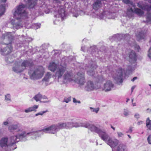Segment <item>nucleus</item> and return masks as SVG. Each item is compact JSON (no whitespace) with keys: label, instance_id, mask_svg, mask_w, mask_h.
Masks as SVG:
<instances>
[{"label":"nucleus","instance_id":"f257e3e1","mask_svg":"<svg viewBox=\"0 0 151 151\" xmlns=\"http://www.w3.org/2000/svg\"><path fill=\"white\" fill-rule=\"evenodd\" d=\"M91 131L97 133L101 138L111 148L115 147L119 142V140L116 139H112L104 130H102L93 124L90 123L88 128Z\"/></svg>","mask_w":151,"mask_h":151},{"label":"nucleus","instance_id":"f03ea898","mask_svg":"<svg viewBox=\"0 0 151 151\" xmlns=\"http://www.w3.org/2000/svg\"><path fill=\"white\" fill-rule=\"evenodd\" d=\"M15 136H12L10 137L11 142L12 144H15L19 141H25L27 140L26 137L27 136H31L32 139H36L42 134V132L32 131L26 133L24 131L21 130Z\"/></svg>","mask_w":151,"mask_h":151},{"label":"nucleus","instance_id":"7ed1b4c3","mask_svg":"<svg viewBox=\"0 0 151 151\" xmlns=\"http://www.w3.org/2000/svg\"><path fill=\"white\" fill-rule=\"evenodd\" d=\"M27 17L28 13L26 11L25 5L23 4L19 5L14 13V17L18 20Z\"/></svg>","mask_w":151,"mask_h":151},{"label":"nucleus","instance_id":"20e7f679","mask_svg":"<svg viewBox=\"0 0 151 151\" xmlns=\"http://www.w3.org/2000/svg\"><path fill=\"white\" fill-rule=\"evenodd\" d=\"M89 123L86 122L84 123H73L72 122H67L61 123L62 129L64 128L69 129L72 128L73 127H85L87 128L88 127Z\"/></svg>","mask_w":151,"mask_h":151},{"label":"nucleus","instance_id":"39448f33","mask_svg":"<svg viewBox=\"0 0 151 151\" xmlns=\"http://www.w3.org/2000/svg\"><path fill=\"white\" fill-rule=\"evenodd\" d=\"M44 69L40 66L33 71L29 72L30 78L33 80H37L41 78L44 74Z\"/></svg>","mask_w":151,"mask_h":151},{"label":"nucleus","instance_id":"423d86ee","mask_svg":"<svg viewBox=\"0 0 151 151\" xmlns=\"http://www.w3.org/2000/svg\"><path fill=\"white\" fill-rule=\"evenodd\" d=\"M61 129H62L61 125V123H60L52 125L49 127L43 129L41 131H38L42 132V134L41 135L43 134V132L45 133L55 134Z\"/></svg>","mask_w":151,"mask_h":151},{"label":"nucleus","instance_id":"0eeeda50","mask_svg":"<svg viewBox=\"0 0 151 151\" xmlns=\"http://www.w3.org/2000/svg\"><path fill=\"white\" fill-rule=\"evenodd\" d=\"M8 139L7 137L2 138L0 140V146L5 151H7L8 150V148L11 147V149L14 150L17 148V147H15L13 149L12 146L14 144H12L11 142L10 138L9 139V141L8 143Z\"/></svg>","mask_w":151,"mask_h":151},{"label":"nucleus","instance_id":"6e6552de","mask_svg":"<svg viewBox=\"0 0 151 151\" xmlns=\"http://www.w3.org/2000/svg\"><path fill=\"white\" fill-rule=\"evenodd\" d=\"M87 73L90 76H94L95 74L94 70L97 68L96 63L95 62L92 61H89L88 65H87Z\"/></svg>","mask_w":151,"mask_h":151},{"label":"nucleus","instance_id":"1a4fd4ad","mask_svg":"<svg viewBox=\"0 0 151 151\" xmlns=\"http://www.w3.org/2000/svg\"><path fill=\"white\" fill-rule=\"evenodd\" d=\"M75 81L80 85H83L85 83V73L83 71L78 72L75 76Z\"/></svg>","mask_w":151,"mask_h":151},{"label":"nucleus","instance_id":"9d476101","mask_svg":"<svg viewBox=\"0 0 151 151\" xmlns=\"http://www.w3.org/2000/svg\"><path fill=\"white\" fill-rule=\"evenodd\" d=\"M13 38V36L10 33L4 34L2 36L1 38L3 40V42H1V43L2 44H5L6 45L11 44Z\"/></svg>","mask_w":151,"mask_h":151},{"label":"nucleus","instance_id":"9b49d317","mask_svg":"<svg viewBox=\"0 0 151 151\" xmlns=\"http://www.w3.org/2000/svg\"><path fill=\"white\" fill-rule=\"evenodd\" d=\"M13 50V47L11 44L7 45L6 47L0 46V54L3 55H6L10 54Z\"/></svg>","mask_w":151,"mask_h":151},{"label":"nucleus","instance_id":"f8f14e48","mask_svg":"<svg viewBox=\"0 0 151 151\" xmlns=\"http://www.w3.org/2000/svg\"><path fill=\"white\" fill-rule=\"evenodd\" d=\"M65 9L62 6H57L56 8L55 12L56 14L55 15V17H56L60 18L62 20L65 16Z\"/></svg>","mask_w":151,"mask_h":151},{"label":"nucleus","instance_id":"ddd939ff","mask_svg":"<svg viewBox=\"0 0 151 151\" xmlns=\"http://www.w3.org/2000/svg\"><path fill=\"white\" fill-rule=\"evenodd\" d=\"M123 70L121 68H119L116 71L115 75L114 76L115 81L117 83H122L123 81L122 78Z\"/></svg>","mask_w":151,"mask_h":151},{"label":"nucleus","instance_id":"4468645a","mask_svg":"<svg viewBox=\"0 0 151 151\" xmlns=\"http://www.w3.org/2000/svg\"><path fill=\"white\" fill-rule=\"evenodd\" d=\"M56 70L55 76L59 78L62 76L64 73L67 70L66 67L65 66L60 65L57 68Z\"/></svg>","mask_w":151,"mask_h":151},{"label":"nucleus","instance_id":"2eb2a0df","mask_svg":"<svg viewBox=\"0 0 151 151\" xmlns=\"http://www.w3.org/2000/svg\"><path fill=\"white\" fill-rule=\"evenodd\" d=\"M130 36L128 34H118L115 35L112 37V38L115 40H120L122 38H124L126 40L129 38Z\"/></svg>","mask_w":151,"mask_h":151},{"label":"nucleus","instance_id":"dca6fc26","mask_svg":"<svg viewBox=\"0 0 151 151\" xmlns=\"http://www.w3.org/2000/svg\"><path fill=\"white\" fill-rule=\"evenodd\" d=\"M100 19L104 18V17H107L109 19H114L115 18V13H109L106 12H104L103 13H101L98 15Z\"/></svg>","mask_w":151,"mask_h":151},{"label":"nucleus","instance_id":"f3484780","mask_svg":"<svg viewBox=\"0 0 151 151\" xmlns=\"http://www.w3.org/2000/svg\"><path fill=\"white\" fill-rule=\"evenodd\" d=\"M118 145L112 149V151H128L126 146L122 143Z\"/></svg>","mask_w":151,"mask_h":151},{"label":"nucleus","instance_id":"a211bd4d","mask_svg":"<svg viewBox=\"0 0 151 151\" xmlns=\"http://www.w3.org/2000/svg\"><path fill=\"white\" fill-rule=\"evenodd\" d=\"M114 85L110 81H108L104 84L103 90L105 91H108L111 90L114 87Z\"/></svg>","mask_w":151,"mask_h":151},{"label":"nucleus","instance_id":"6ab92c4d","mask_svg":"<svg viewBox=\"0 0 151 151\" xmlns=\"http://www.w3.org/2000/svg\"><path fill=\"white\" fill-rule=\"evenodd\" d=\"M12 69L13 71L17 73H20L23 70L21 66L17 63H15Z\"/></svg>","mask_w":151,"mask_h":151},{"label":"nucleus","instance_id":"aec40b11","mask_svg":"<svg viewBox=\"0 0 151 151\" xmlns=\"http://www.w3.org/2000/svg\"><path fill=\"white\" fill-rule=\"evenodd\" d=\"M94 88V86L93 82L89 81L87 83L85 89L87 91H90L93 90Z\"/></svg>","mask_w":151,"mask_h":151},{"label":"nucleus","instance_id":"412c9836","mask_svg":"<svg viewBox=\"0 0 151 151\" xmlns=\"http://www.w3.org/2000/svg\"><path fill=\"white\" fill-rule=\"evenodd\" d=\"M101 1L100 0H96L93 4V9L95 10H97L101 6Z\"/></svg>","mask_w":151,"mask_h":151},{"label":"nucleus","instance_id":"4be33fe9","mask_svg":"<svg viewBox=\"0 0 151 151\" xmlns=\"http://www.w3.org/2000/svg\"><path fill=\"white\" fill-rule=\"evenodd\" d=\"M73 77V74L70 71H67L65 73L63 77L65 80H67L69 81H71L72 80V78Z\"/></svg>","mask_w":151,"mask_h":151},{"label":"nucleus","instance_id":"5701e85b","mask_svg":"<svg viewBox=\"0 0 151 151\" xmlns=\"http://www.w3.org/2000/svg\"><path fill=\"white\" fill-rule=\"evenodd\" d=\"M129 57L130 59V62H133L134 63L137 60V56L134 51L132 50L130 52L129 55Z\"/></svg>","mask_w":151,"mask_h":151},{"label":"nucleus","instance_id":"b1692460","mask_svg":"<svg viewBox=\"0 0 151 151\" xmlns=\"http://www.w3.org/2000/svg\"><path fill=\"white\" fill-rule=\"evenodd\" d=\"M9 130L11 132H18L20 131L18 125L17 124H12L10 125L8 127Z\"/></svg>","mask_w":151,"mask_h":151},{"label":"nucleus","instance_id":"393cba45","mask_svg":"<svg viewBox=\"0 0 151 151\" xmlns=\"http://www.w3.org/2000/svg\"><path fill=\"white\" fill-rule=\"evenodd\" d=\"M32 62L28 60H24L22 63L21 66L23 69V70L26 69V67H30L32 65Z\"/></svg>","mask_w":151,"mask_h":151},{"label":"nucleus","instance_id":"a878e982","mask_svg":"<svg viewBox=\"0 0 151 151\" xmlns=\"http://www.w3.org/2000/svg\"><path fill=\"white\" fill-rule=\"evenodd\" d=\"M48 68L51 71L54 72L57 69V64L54 62L50 63Z\"/></svg>","mask_w":151,"mask_h":151},{"label":"nucleus","instance_id":"bb28decb","mask_svg":"<svg viewBox=\"0 0 151 151\" xmlns=\"http://www.w3.org/2000/svg\"><path fill=\"white\" fill-rule=\"evenodd\" d=\"M38 107L37 105H34L32 107H29L24 110V112L26 113H29L32 111H36Z\"/></svg>","mask_w":151,"mask_h":151},{"label":"nucleus","instance_id":"cd10ccee","mask_svg":"<svg viewBox=\"0 0 151 151\" xmlns=\"http://www.w3.org/2000/svg\"><path fill=\"white\" fill-rule=\"evenodd\" d=\"M52 74L51 73L48 72L45 75V77L42 79V81L45 82H48L50 79L51 78Z\"/></svg>","mask_w":151,"mask_h":151},{"label":"nucleus","instance_id":"c85d7f7f","mask_svg":"<svg viewBox=\"0 0 151 151\" xmlns=\"http://www.w3.org/2000/svg\"><path fill=\"white\" fill-rule=\"evenodd\" d=\"M136 36L139 40L144 39L145 37V34L142 31L136 34Z\"/></svg>","mask_w":151,"mask_h":151},{"label":"nucleus","instance_id":"c756f323","mask_svg":"<svg viewBox=\"0 0 151 151\" xmlns=\"http://www.w3.org/2000/svg\"><path fill=\"white\" fill-rule=\"evenodd\" d=\"M97 50V49L96 46L93 45L90 47L87 50V51L88 53H90L91 54H93Z\"/></svg>","mask_w":151,"mask_h":151},{"label":"nucleus","instance_id":"7c9ffc66","mask_svg":"<svg viewBox=\"0 0 151 151\" xmlns=\"http://www.w3.org/2000/svg\"><path fill=\"white\" fill-rule=\"evenodd\" d=\"M122 1L124 3L128 4L130 7V5L133 6V7H135V4L130 0H122Z\"/></svg>","mask_w":151,"mask_h":151},{"label":"nucleus","instance_id":"2f4dec72","mask_svg":"<svg viewBox=\"0 0 151 151\" xmlns=\"http://www.w3.org/2000/svg\"><path fill=\"white\" fill-rule=\"evenodd\" d=\"M134 12L139 16H142L144 14V12L141 9L139 8H135Z\"/></svg>","mask_w":151,"mask_h":151},{"label":"nucleus","instance_id":"473e14b6","mask_svg":"<svg viewBox=\"0 0 151 151\" xmlns=\"http://www.w3.org/2000/svg\"><path fill=\"white\" fill-rule=\"evenodd\" d=\"M4 100L7 103H9L11 102V95L10 94L8 93L5 95Z\"/></svg>","mask_w":151,"mask_h":151},{"label":"nucleus","instance_id":"72a5a7b5","mask_svg":"<svg viewBox=\"0 0 151 151\" xmlns=\"http://www.w3.org/2000/svg\"><path fill=\"white\" fill-rule=\"evenodd\" d=\"M23 27L22 23L21 21L15 23L14 24V27L17 29Z\"/></svg>","mask_w":151,"mask_h":151},{"label":"nucleus","instance_id":"f704fd0d","mask_svg":"<svg viewBox=\"0 0 151 151\" xmlns=\"http://www.w3.org/2000/svg\"><path fill=\"white\" fill-rule=\"evenodd\" d=\"M42 98V95L40 93L36 95L34 97L33 99L36 100V101H40Z\"/></svg>","mask_w":151,"mask_h":151},{"label":"nucleus","instance_id":"c9c22d12","mask_svg":"<svg viewBox=\"0 0 151 151\" xmlns=\"http://www.w3.org/2000/svg\"><path fill=\"white\" fill-rule=\"evenodd\" d=\"M146 126L148 129L151 130V120L148 117L146 120Z\"/></svg>","mask_w":151,"mask_h":151},{"label":"nucleus","instance_id":"e433bc0d","mask_svg":"<svg viewBox=\"0 0 151 151\" xmlns=\"http://www.w3.org/2000/svg\"><path fill=\"white\" fill-rule=\"evenodd\" d=\"M5 8L4 5H0V16H1L4 14Z\"/></svg>","mask_w":151,"mask_h":151},{"label":"nucleus","instance_id":"4c0bfd02","mask_svg":"<svg viewBox=\"0 0 151 151\" xmlns=\"http://www.w3.org/2000/svg\"><path fill=\"white\" fill-rule=\"evenodd\" d=\"M146 19L147 22H151V13H147Z\"/></svg>","mask_w":151,"mask_h":151},{"label":"nucleus","instance_id":"58836bf2","mask_svg":"<svg viewBox=\"0 0 151 151\" xmlns=\"http://www.w3.org/2000/svg\"><path fill=\"white\" fill-rule=\"evenodd\" d=\"M5 60L8 63H12L13 61V60L10 56H9L8 57H6Z\"/></svg>","mask_w":151,"mask_h":151},{"label":"nucleus","instance_id":"ea45409f","mask_svg":"<svg viewBox=\"0 0 151 151\" xmlns=\"http://www.w3.org/2000/svg\"><path fill=\"white\" fill-rule=\"evenodd\" d=\"M90 109L92 112H95L96 113H97L99 110V108H93L91 107H90Z\"/></svg>","mask_w":151,"mask_h":151},{"label":"nucleus","instance_id":"a19ab883","mask_svg":"<svg viewBox=\"0 0 151 151\" xmlns=\"http://www.w3.org/2000/svg\"><path fill=\"white\" fill-rule=\"evenodd\" d=\"M71 97L70 96L68 97H65L64 99L63 102H65L66 103H68L71 101Z\"/></svg>","mask_w":151,"mask_h":151},{"label":"nucleus","instance_id":"79ce46f5","mask_svg":"<svg viewBox=\"0 0 151 151\" xmlns=\"http://www.w3.org/2000/svg\"><path fill=\"white\" fill-rule=\"evenodd\" d=\"M135 69L134 67H132L131 66H129L128 67V69L127 70V73H130L132 70H134Z\"/></svg>","mask_w":151,"mask_h":151},{"label":"nucleus","instance_id":"37998d69","mask_svg":"<svg viewBox=\"0 0 151 151\" xmlns=\"http://www.w3.org/2000/svg\"><path fill=\"white\" fill-rule=\"evenodd\" d=\"M124 115L125 116H128L129 114V111L127 109H124L123 113Z\"/></svg>","mask_w":151,"mask_h":151},{"label":"nucleus","instance_id":"c03bdc74","mask_svg":"<svg viewBox=\"0 0 151 151\" xmlns=\"http://www.w3.org/2000/svg\"><path fill=\"white\" fill-rule=\"evenodd\" d=\"M48 112V110H46V111H42L38 113H37L35 114V116H38L39 115H42L44 113H45L47 112Z\"/></svg>","mask_w":151,"mask_h":151},{"label":"nucleus","instance_id":"a18cd8bd","mask_svg":"<svg viewBox=\"0 0 151 151\" xmlns=\"http://www.w3.org/2000/svg\"><path fill=\"white\" fill-rule=\"evenodd\" d=\"M132 6L130 5V8H128L127 9V12H134V10L132 8Z\"/></svg>","mask_w":151,"mask_h":151},{"label":"nucleus","instance_id":"49530a36","mask_svg":"<svg viewBox=\"0 0 151 151\" xmlns=\"http://www.w3.org/2000/svg\"><path fill=\"white\" fill-rule=\"evenodd\" d=\"M34 25L35 29H37L40 28L41 24L40 23H36Z\"/></svg>","mask_w":151,"mask_h":151},{"label":"nucleus","instance_id":"de8ad7c7","mask_svg":"<svg viewBox=\"0 0 151 151\" xmlns=\"http://www.w3.org/2000/svg\"><path fill=\"white\" fill-rule=\"evenodd\" d=\"M145 8L146 9V10L147 11H151V4L150 6H149L148 5H147L145 6Z\"/></svg>","mask_w":151,"mask_h":151},{"label":"nucleus","instance_id":"09e8293b","mask_svg":"<svg viewBox=\"0 0 151 151\" xmlns=\"http://www.w3.org/2000/svg\"><path fill=\"white\" fill-rule=\"evenodd\" d=\"M98 82H102L104 80V78L102 76L98 77Z\"/></svg>","mask_w":151,"mask_h":151},{"label":"nucleus","instance_id":"8fccbe9b","mask_svg":"<svg viewBox=\"0 0 151 151\" xmlns=\"http://www.w3.org/2000/svg\"><path fill=\"white\" fill-rule=\"evenodd\" d=\"M147 140L149 144H151V136L150 135L147 138Z\"/></svg>","mask_w":151,"mask_h":151},{"label":"nucleus","instance_id":"3c124183","mask_svg":"<svg viewBox=\"0 0 151 151\" xmlns=\"http://www.w3.org/2000/svg\"><path fill=\"white\" fill-rule=\"evenodd\" d=\"M73 102L74 103H81V102L80 101H77L75 98H73Z\"/></svg>","mask_w":151,"mask_h":151},{"label":"nucleus","instance_id":"603ef678","mask_svg":"<svg viewBox=\"0 0 151 151\" xmlns=\"http://www.w3.org/2000/svg\"><path fill=\"white\" fill-rule=\"evenodd\" d=\"M117 133L119 137H122L124 136V134L121 132H117Z\"/></svg>","mask_w":151,"mask_h":151},{"label":"nucleus","instance_id":"864d4df0","mask_svg":"<svg viewBox=\"0 0 151 151\" xmlns=\"http://www.w3.org/2000/svg\"><path fill=\"white\" fill-rule=\"evenodd\" d=\"M86 47L85 46H82L81 48V51L84 52L86 50Z\"/></svg>","mask_w":151,"mask_h":151},{"label":"nucleus","instance_id":"5fc2aeb1","mask_svg":"<svg viewBox=\"0 0 151 151\" xmlns=\"http://www.w3.org/2000/svg\"><path fill=\"white\" fill-rule=\"evenodd\" d=\"M134 117L137 119H138L139 117V114L138 113L134 115Z\"/></svg>","mask_w":151,"mask_h":151},{"label":"nucleus","instance_id":"6e6d98bb","mask_svg":"<svg viewBox=\"0 0 151 151\" xmlns=\"http://www.w3.org/2000/svg\"><path fill=\"white\" fill-rule=\"evenodd\" d=\"M61 0H54L53 2L54 3H60Z\"/></svg>","mask_w":151,"mask_h":151},{"label":"nucleus","instance_id":"4d7b16f0","mask_svg":"<svg viewBox=\"0 0 151 151\" xmlns=\"http://www.w3.org/2000/svg\"><path fill=\"white\" fill-rule=\"evenodd\" d=\"M59 21H60V19H57V20H55L54 21V24H57L58 23V22H59Z\"/></svg>","mask_w":151,"mask_h":151},{"label":"nucleus","instance_id":"13d9d810","mask_svg":"<svg viewBox=\"0 0 151 151\" xmlns=\"http://www.w3.org/2000/svg\"><path fill=\"white\" fill-rule=\"evenodd\" d=\"M132 127H130L129 129L128 130V132L129 133H132Z\"/></svg>","mask_w":151,"mask_h":151},{"label":"nucleus","instance_id":"bf43d9fd","mask_svg":"<svg viewBox=\"0 0 151 151\" xmlns=\"http://www.w3.org/2000/svg\"><path fill=\"white\" fill-rule=\"evenodd\" d=\"M137 79V77H135L131 80V81H132V82H134L135 80Z\"/></svg>","mask_w":151,"mask_h":151},{"label":"nucleus","instance_id":"052dcab7","mask_svg":"<svg viewBox=\"0 0 151 151\" xmlns=\"http://www.w3.org/2000/svg\"><path fill=\"white\" fill-rule=\"evenodd\" d=\"M135 87H136V86H132V88H131V93L133 92V90L134 89V88H135Z\"/></svg>","mask_w":151,"mask_h":151},{"label":"nucleus","instance_id":"680f3d73","mask_svg":"<svg viewBox=\"0 0 151 151\" xmlns=\"http://www.w3.org/2000/svg\"><path fill=\"white\" fill-rule=\"evenodd\" d=\"M143 122L142 121H140V122H137V124L138 125H139L141 124H142L143 123Z\"/></svg>","mask_w":151,"mask_h":151},{"label":"nucleus","instance_id":"e2e57ef3","mask_svg":"<svg viewBox=\"0 0 151 151\" xmlns=\"http://www.w3.org/2000/svg\"><path fill=\"white\" fill-rule=\"evenodd\" d=\"M135 47V48H137L138 50H139V49L140 48L139 46L138 45H136Z\"/></svg>","mask_w":151,"mask_h":151},{"label":"nucleus","instance_id":"0e129e2a","mask_svg":"<svg viewBox=\"0 0 151 151\" xmlns=\"http://www.w3.org/2000/svg\"><path fill=\"white\" fill-rule=\"evenodd\" d=\"M8 122H5L3 123L5 125H7L8 124Z\"/></svg>","mask_w":151,"mask_h":151},{"label":"nucleus","instance_id":"69168bd1","mask_svg":"<svg viewBox=\"0 0 151 151\" xmlns=\"http://www.w3.org/2000/svg\"><path fill=\"white\" fill-rule=\"evenodd\" d=\"M147 111L148 113H149L151 111V109H149V108H148L147 109Z\"/></svg>","mask_w":151,"mask_h":151},{"label":"nucleus","instance_id":"338daca9","mask_svg":"<svg viewBox=\"0 0 151 151\" xmlns=\"http://www.w3.org/2000/svg\"><path fill=\"white\" fill-rule=\"evenodd\" d=\"M6 0H0V1L5 3L6 1Z\"/></svg>","mask_w":151,"mask_h":151},{"label":"nucleus","instance_id":"774afa93","mask_svg":"<svg viewBox=\"0 0 151 151\" xmlns=\"http://www.w3.org/2000/svg\"><path fill=\"white\" fill-rule=\"evenodd\" d=\"M78 14H75V15L73 14V16L77 17L78 16Z\"/></svg>","mask_w":151,"mask_h":151}]
</instances>
